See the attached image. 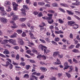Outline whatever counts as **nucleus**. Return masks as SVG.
I'll use <instances>...</instances> for the list:
<instances>
[{
  "label": "nucleus",
  "mask_w": 80,
  "mask_h": 80,
  "mask_svg": "<svg viewBox=\"0 0 80 80\" xmlns=\"http://www.w3.org/2000/svg\"><path fill=\"white\" fill-rule=\"evenodd\" d=\"M38 48L39 49H41L43 51V48H44V53H48L50 52V51L48 49H47V48L45 46H43L42 44H40L38 46Z\"/></svg>",
  "instance_id": "f257e3e1"
},
{
  "label": "nucleus",
  "mask_w": 80,
  "mask_h": 80,
  "mask_svg": "<svg viewBox=\"0 0 80 80\" xmlns=\"http://www.w3.org/2000/svg\"><path fill=\"white\" fill-rule=\"evenodd\" d=\"M23 9H22L21 10L22 12V15L23 16H26V13H25V10H29V8L28 7L27 5H24L23 6Z\"/></svg>",
  "instance_id": "f03ea898"
},
{
  "label": "nucleus",
  "mask_w": 80,
  "mask_h": 80,
  "mask_svg": "<svg viewBox=\"0 0 80 80\" xmlns=\"http://www.w3.org/2000/svg\"><path fill=\"white\" fill-rule=\"evenodd\" d=\"M10 23H12L13 25V26H11L12 28H18V26L16 25V23L14 22V21H10Z\"/></svg>",
  "instance_id": "7ed1b4c3"
},
{
  "label": "nucleus",
  "mask_w": 80,
  "mask_h": 80,
  "mask_svg": "<svg viewBox=\"0 0 80 80\" xmlns=\"http://www.w3.org/2000/svg\"><path fill=\"white\" fill-rule=\"evenodd\" d=\"M8 42H9V43H12L13 45H17V44H16V40H13L12 39H10L9 40H8Z\"/></svg>",
  "instance_id": "20e7f679"
},
{
  "label": "nucleus",
  "mask_w": 80,
  "mask_h": 80,
  "mask_svg": "<svg viewBox=\"0 0 80 80\" xmlns=\"http://www.w3.org/2000/svg\"><path fill=\"white\" fill-rule=\"evenodd\" d=\"M0 20L1 22H2V23H5L7 22V21L8 20L7 19L5 18H0Z\"/></svg>",
  "instance_id": "39448f33"
},
{
  "label": "nucleus",
  "mask_w": 80,
  "mask_h": 80,
  "mask_svg": "<svg viewBox=\"0 0 80 80\" xmlns=\"http://www.w3.org/2000/svg\"><path fill=\"white\" fill-rule=\"evenodd\" d=\"M18 42L19 44H20L21 45H24V42H23V40H22V39L18 38Z\"/></svg>",
  "instance_id": "423d86ee"
},
{
  "label": "nucleus",
  "mask_w": 80,
  "mask_h": 80,
  "mask_svg": "<svg viewBox=\"0 0 80 80\" xmlns=\"http://www.w3.org/2000/svg\"><path fill=\"white\" fill-rule=\"evenodd\" d=\"M1 15L2 16H6V15H7V13L5 11H1L0 12Z\"/></svg>",
  "instance_id": "0eeeda50"
},
{
  "label": "nucleus",
  "mask_w": 80,
  "mask_h": 80,
  "mask_svg": "<svg viewBox=\"0 0 80 80\" xmlns=\"http://www.w3.org/2000/svg\"><path fill=\"white\" fill-rule=\"evenodd\" d=\"M18 19V16L17 15H14L12 18V20L15 21Z\"/></svg>",
  "instance_id": "6e6552de"
},
{
  "label": "nucleus",
  "mask_w": 80,
  "mask_h": 80,
  "mask_svg": "<svg viewBox=\"0 0 80 80\" xmlns=\"http://www.w3.org/2000/svg\"><path fill=\"white\" fill-rule=\"evenodd\" d=\"M64 68H63V70H66L67 69H68V67L69 66H68V63L67 62H65L64 63Z\"/></svg>",
  "instance_id": "1a4fd4ad"
},
{
  "label": "nucleus",
  "mask_w": 80,
  "mask_h": 80,
  "mask_svg": "<svg viewBox=\"0 0 80 80\" xmlns=\"http://www.w3.org/2000/svg\"><path fill=\"white\" fill-rule=\"evenodd\" d=\"M52 17H49V18H48V23H50V24H51V23H53L54 22L53 19L52 20Z\"/></svg>",
  "instance_id": "9d476101"
},
{
  "label": "nucleus",
  "mask_w": 80,
  "mask_h": 80,
  "mask_svg": "<svg viewBox=\"0 0 80 80\" xmlns=\"http://www.w3.org/2000/svg\"><path fill=\"white\" fill-rule=\"evenodd\" d=\"M60 54V52L58 51L54 52H53V56L54 57H55L57 55H58Z\"/></svg>",
  "instance_id": "9b49d317"
},
{
  "label": "nucleus",
  "mask_w": 80,
  "mask_h": 80,
  "mask_svg": "<svg viewBox=\"0 0 80 80\" xmlns=\"http://www.w3.org/2000/svg\"><path fill=\"white\" fill-rule=\"evenodd\" d=\"M68 23L69 26H72L73 24L75 23V22L72 21H69L68 22Z\"/></svg>",
  "instance_id": "f8f14e48"
},
{
  "label": "nucleus",
  "mask_w": 80,
  "mask_h": 80,
  "mask_svg": "<svg viewBox=\"0 0 80 80\" xmlns=\"http://www.w3.org/2000/svg\"><path fill=\"white\" fill-rule=\"evenodd\" d=\"M10 2L9 1H6L5 2L4 5L6 7H7V5H10Z\"/></svg>",
  "instance_id": "ddd939ff"
},
{
  "label": "nucleus",
  "mask_w": 80,
  "mask_h": 80,
  "mask_svg": "<svg viewBox=\"0 0 80 80\" xmlns=\"http://www.w3.org/2000/svg\"><path fill=\"white\" fill-rule=\"evenodd\" d=\"M57 62H55L54 63V65H60L61 64V62L60 61V60L58 59V58L57 59Z\"/></svg>",
  "instance_id": "4468645a"
},
{
  "label": "nucleus",
  "mask_w": 80,
  "mask_h": 80,
  "mask_svg": "<svg viewBox=\"0 0 80 80\" xmlns=\"http://www.w3.org/2000/svg\"><path fill=\"white\" fill-rule=\"evenodd\" d=\"M17 35H18L17 33H15L14 34H12L10 36V38H13L17 37Z\"/></svg>",
  "instance_id": "2eb2a0df"
},
{
  "label": "nucleus",
  "mask_w": 80,
  "mask_h": 80,
  "mask_svg": "<svg viewBox=\"0 0 80 80\" xmlns=\"http://www.w3.org/2000/svg\"><path fill=\"white\" fill-rule=\"evenodd\" d=\"M70 70H69L68 72H72V70L73 69V67L72 66H69L68 67Z\"/></svg>",
  "instance_id": "dca6fc26"
},
{
  "label": "nucleus",
  "mask_w": 80,
  "mask_h": 80,
  "mask_svg": "<svg viewBox=\"0 0 80 80\" xmlns=\"http://www.w3.org/2000/svg\"><path fill=\"white\" fill-rule=\"evenodd\" d=\"M40 69L41 70L42 72H46V71L47 70V69L46 68H45L44 67L41 68Z\"/></svg>",
  "instance_id": "f3484780"
},
{
  "label": "nucleus",
  "mask_w": 80,
  "mask_h": 80,
  "mask_svg": "<svg viewBox=\"0 0 80 80\" xmlns=\"http://www.w3.org/2000/svg\"><path fill=\"white\" fill-rule=\"evenodd\" d=\"M67 13L69 14V15H73V14H74V13L73 12H72L71 11H69L68 10H67Z\"/></svg>",
  "instance_id": "a211bd4d"
},
{
  "label": "nucleus",
  "mask_w": 80,
  "mask_h": 80,
  "mask_svg": "<svg viewBox=\"0 0 80 80\" xmlns=\"http://www.w3.org/2000/svg\"><path fill=\"white\" fill-rule=\"evenodd\" d=\"M8 43V40H4L2 42V44H3L5 45V44H7V43Z\"/></svg>",
  "instance_id": "6ab92c4d"
},
{
  "label": "nucleus",
  "mask_w": 80,
  "mask_h": 80,
  "mask_svg": "<svg viewBox=\"0 0 80 80\" xmlns=\"http://www.w3.org/2000/svg\"><path fill=\"white\" fill-rule=\"evenodd\" d=\"M60 5L61 6L64 7H68V5L67 4L65 3H61Z\"/></svg>",
  "instance_id": "aec40b11"
},
{
  "label": "nucleus",
  "mask_w": 80,
  "mask_h": 80,
  "mask_svg": "<svg viewBox=\"0 0 80 80\" xmlns=\"http://www.w3.org/2000/svg\"><path fill=\"white\" fill-rule=\"evenodd\" d=\"M45 4V3L43 2H38L39 5H41V6H43V5H44Z\"/></svg>",
  "instance_id": "412c9836"
},
{
  "label": "nucleus",
  "mask_w": 80,
  "mask_h": 80,
  "mask_svg": "<svg viewBox=\"0 0 80 80\" xmlns=\"http://www.w3.org/2000/svg\"><path fill=\"white\" fill-rule=\"evenodd\" d=\"M30 78V76L28 74H25L23 76L24 78Z\"/></svg>",
  "instance_id": "4be33fe9"
},
{
  "label": "nucleus",
  "mask_w": 80,
  "mask_h": 80,
  "mask_svg": "<svg viewBox=\"0 0 80 80\" xmlns=\"http://www.w3.org/2000/svg\"><path fill=\"white\" fill-rule=\"evenodd\" d=\"M3 53L4 54H9L10 53V52L7 49H5Z\"/></svg>",
  "instance_id": "5701e85b"
},
{
  "label": "nucleus",
  "mask_w": 80,
  "mask_h": 80,
  "mask_svg": "<svg viewBox=\"0 0 80 80\" xmlns=\"http://www.w3.org/2000/svg\"><path fill=\"white\" fill-rule=\"evenodd\" d=\"M73 28L74 29H77V28H78V25L76 24L73 25Z\"/></svg>",
  "instance_id": "b1692460"
},
{
  "label": "nucleus",
  "mask_w": 80,
  "mask_h": 80,
  "mask_svg": "<svg viewBox=\"0 0 80 80\" xmlns=\"http://www.w3.org/2000/svg\"><path fill=\"white\" fill-rule=\"evenodd\" d=\"M22 30L20 29L17 30L16 31V32H17V33H18V34H21V33H22Z\"/></svg>",
  "instance_id": "393cba45"
},
{
  "label": "nucleus",
  "mask_w": 80,
  "mask_h": 80,
  "mask_svg": "<svg viewBox=\"0 0 80 80\" xmlns=\"http://www.w3.org/2000/svg\"><path fill=\"white\" fill-rule=\"evenodd\" d=\"M26 20H27V18H22L20 19V20L21 22H24V21H25Z\"/></svg>",
  "instance_id": "a878e982"
},
{
  "label": "nucleus",
  "mask_w": 80,
  "mask_h": 80,
  "mask_svg": "<svg viewBox=\"0 0 80 80\" xmlns=\"http://www.w3.org/2000/svg\"><path fill=\"white\" fill-rule=\"evenodd\" d=\"M29 35H30V37H31V38L32 39H33V34H32V32H29Z\"/></svg>",
  "instance_id": "bb28decb"
},
{
  "label": "nucleus",
  "mask_w": 80,
  "mask_h": 80,
  "mask_svg": "<svg viewBox=\"0 0 80 80\" xmlns=\"http://www.w3.org/2000/svg\"><path fill=\"white\" fill-rule=\"evenodd\" d=\"M12 4L13 7H18V4H17V3H16L15 2H13L12 3Z\"/></svg>",
  "instance_id": "cd10ccee"
},
{
  "label": "nucleus",
  "mask_w": 80,
  "mask_h": 80,
  "mask_svg": "<svg viewBox=\"0 0 80 80\" xmlns=\"http://www.w3.org/2000/svg\"><path fill=\"white\" fill-rule=\"evenodd\" d=\"M12 10V9H11V8H10V6H8V9H6L7 12H10Z\"/></svg>",
  "instance_id": "c85d7f7f"
},
{
  "label": "nucleus",
  "mask_w": 80,
  "mask_h": 80,
  "mask_svg": "<svg viewBox=\"0 0 80 80\" xmlns=\"http://www.w3.org/2000/svg\"><path fill=\"white\" fill-rule=\"evenodd\" d=\"M72 51L73 52H74L75 53H78L79 52V51L76 49H74Z\"/></svg>",
  "instance_id": "c756f323"
},
{
  "label": "nucleus",
  "mask_w": 80,
  "mask_h": 80,
  "mask_svg": "<svg viewBox=\"0 0 80 80\" xmlns=\"http://www.w3.org/2000/svg\"><path fill=\"white\" fill-rule=\"evenodd\" d=\"M48 12L51 13H55V11L52 10H48Z\"/></svg>",
  "instance_id": "7c9ffc66"
},
{
  "label": "nucleus",
  "mask_w": 80,
  "mask_h": 80,
  "mask_svg": "<svg viewBox=\"0 0 80 80\" xmlns=\"http://www.w3.org/2000/svg\"><path fill=\"white\" fill-rule=\"evenodd\" d=\"M66 74L68 78L71 77V75L69 73L66 72Z\"/></svg>",
  "instance_id": "2f4dec72"
},
{
  "label": "nucleus",
  "mask_w": 80,
  "mask_h": 80,
  "mask_svg": "<svg viewBox=\"0 0 80 80\" xmlns=\"http://www.w3.org/2000/svg\"><path fill=\"white\" fill-rule=\"evenodd\" d=\"M22 37H25V36H26L27 34H26V33L25 32H23L22 33Z\"/></svg>",
  "instance_id": "473e14b6"
},
{
  "label": "nucleus",
  "mask_w": 80,
  "mask_h": 80,
  "mask_svg": "<svg viewBox=\"0 0 80 80\" xmlns=\"http://www.w3.org/2000/svg\"><path fill=\"white\" fill-rule=\"evenodd\" d=\"M49 17H48L47 16H44L43 17H42V18H43L44 20H48Z\"/></svg>",
  "instance_id": "72a5a7b5"
},
{
  "label": "nucleus",
  "mask_w": 80,
  "mask_h": 80,
  "mask_svg": "<svg viewBox=\"0 0 80 80\" xmlns=\"http://www.w3.org/2000/svg\"><path fill=\"white\" fill-rule=\"evenodd\" d=\"M39 40L40 42H41L43 43H46V42H45V41L43 40L40 39H39Z\"/></svg>",
  "instance_id": "f704fd0d"
},
{
  "label": "nucleus",
  "mask_w": 80,
  "mask_h": 80,
  "mask_svg": "<svg viewBox=\"0 0 80 80\" xmlns=\"http://www.w3.org/2000/svg\"><path fill=\"white\" fill-rule=\"evenodd\" d=\"M58 57L59 58H63V54L60 55V54H58Z\"/></svg>",
  "instance_id": "c9c22d12"
},
{
  "label": "nucleus",
  "mask_w": 80,
  "mask_h": 80,
  "mask_svg": "<svg viewBox=\"0 0 80 80\" xmlns=\"http://www.w3.org/2000/svg\"><path fill=\"white\" fill-rule=\"evenodd\" d=\"M13 9L14 11H17V10H18V8H17V6L13 7Z\"/></svg>",
  "instance_id": "e433bc0d"
},
{
  "label": "nucleus",
  "mask_w": 80,
  "mask_h": 80,
  "mask_svg": "<svg viewBox=\"0 0 80 80\" xmlns=\"http://www.w3.org/2000/svg\"><path fill=\"white\" fill-rule=\"evenodd\" d=\"M41 57L42 59H43V60H46V59L47 58L46 56H45L44 55H42Z\"/></svg>",
  "instance_id": "4c0bfd02"
},
{
  "label": "nucleus",
  "mask_w": 80,
  "mask_h": 80,
  "mask_svg": "<svg viewBox=\"0 0 80 80\" xmlns=\"http://www.w3.org/2000/svg\"><path fill=\"white\" fill-rule=\"evenodd\" d=\"M59 40H60V38L58 37L54 39V41H55V42H58V41H59Z\"/></svg>",
  "instance_id": "58836bf2"
},
{
  "label": "nucleus",
  "mask_w": 80,
  "mask_h": 80,
  "mask_svg": "<svg viewBox=\"0 0 80 80\" xmlns=\"http://www.w3.org/2000/svg\"><path fill=\"white\" fill-rule=\"evenodd\" d=\"M38 16L39 17H42V16H43V14H42V12H39V13H38Z\"/></svg>",
  "instance_id": "ea45409f"
},
{
  "label": "nucleus",
  "mask_w": 80,
  "mask_h": 80,
  "mask_svg": "<svg viewBox=\"0 0 80 80\" xmlns=\"http://www.w3.org/2000/svg\"><path fill=\"white\" fill-rule=\"evenodd\" d=\"M51 80H57V78L55 77H52L50 78Z\"/></svg>",
  "instance_id": "a19ab883"
},
{
  "label": "nucleus",
  "mask_w": 80,
  "mask_h": 80,
  "mask_svg": "<svg viewBox=\"0 0 80 80\" xmlns=\"http://www.w3.org/2000/svg\"><path fill=\"white\" fill-rule=\"evenodd\" d=\"M64 22H63V21L62 20L59 19V22L60 23H63Z\"/></svg>",
  "instance_id": "79ce46f5"
},
{
  "label": "nucleus",
  "mask_w": 80,
  "mask_h": 80,
  "mask_svg": "<svg viewBox=\"0 0 80 80\" xmlns=\"http://www.w3.org/2000/svg\"><path fill=\"white\" fill-rule=\"evenodd\" d=\"M32 52L33 53H37V51L35 49H33L32 50Z\"/></svg>",
  "instance_id": "37998d69"
},
{
  "label": "nucleus",
  "mask_w": 80,
  "mask_h": 80,
  "mask_svg": "<svg viewBox=\"0 0 80 80\" xmlns=\"http://www.w3.org/2000/svg\"><path fill=\"white\" fill-rule=\"evenodd\" d=\"M25 68L27 70H28L30 68V66L29 65H27L26 66Z\"/></svg>",
  "instance_id": "c03bdc74"
},
{
  "label": "nucleus",
  "mask_w": 80,
  "mask_h": 80,
  "mask_svg": "<svg viewBox=\"0 0 80 80\" xmlns=\"http://www.w3.org/2000/svg\"><path fill=\"white\" fill-rule=\"evenodd\" d=\"M10 15L11 16H12V17L14 16L15 15V13H14V12L13 11L12 12L10 13Z\"/></svg>",
  "instance_id": "a18cd8bd"
},
{
  "label": "nucleus",
  "mask_w": 80,
  "mask_h": 80,
  "mask_svg": "<svg viewBox=\"0 0 80 80\" xmlns=\"http://www.w3.org/2000/svg\"><path fill=\"white\" fill-rule=\"evenodd\" d=\"M59 10L61 11V12H63V13H65V11L62 8H60Z\"/></svg>",
  "instance_id": "49530a36"
},
{
  "label": "nucleus",
  "mask_w": 80,
  "mask_h": 80,
  "mask_svg": "<svg viewBox=\"0 0 80 80\" xmlns=\"http://www.w3.org/2000/svg\"><path fill=\"white\" fill-rule=\"evenodd\" d=\"M45 40L47 42H48V43H49V42H50V39L48 38H46L45 39Z\"/></svg>",
  "instance_id": "de8ad7c7"
},
{
  "label": "nucleus",
  "mask_w": 80,
  "mask_h": 80,
  "mask_svg": "<svg viewBox=\"0 0 80 80\" xmlns=\"http://www.w3.org/2000/svg\"><path fill=\"white\" fill-rule=\"evenodd\" d=\"M9 68H10V70H12V69L13 68V65H12V64H11L10 65Z\"/></svg>",
  "instance_id": "09e8293b"
},
{
  "label": "nucleus",
  "mask_w": 80,
  "mask_h": 80,
  "mask_svg": "<svg viewBox=\"0 0 80 80\" xmlns=\"http://www.w3.org/2000/svg\"><path fill=\"white\" fill-rule=\"evenodd\" d=\"M52 5L53 7H57L58 4L57 3H52Z\"/></svg>",
  "instance_id": "8fccbe9b"
},
{
  "label": "nucleus",
  "mask_w": 80,
  "mask_h": 80,
  "mask_svg": "<svg viewBox=\"0 0 80 80\" xmlns=\"http://www.w3.org/2000/svg\"><path fill=\"white\" fill-rule=\"evenodd\" d=\"M10 65V62L8 61H7L6 63V67H8Z\"/></svg>",
  "instance_id": "3c124183"
},
{
  "label": "nucleus",
  "mask_w": 80,
  "mask_h": 80,
  "mask_svg": "<svg viewBox=\"0 0 80 80\" xmlns=\"http://www.w3.org/2000/svg\"><path fill=\"white\" fill-rule=\"evenodd\" d=\"M35 77V76L32 75L30 76V80H33V78Z\"/></svg>",
  "instance_id": "603ef678"
},
{
  "label": "nucleus",
  "mask_w": 80,
  "mask_h": 80,
  "mask_svg": "<svg viewBox=\"0 0 80 80\" xmlns=\"http://www.w3.org/2000/svg\"><path fill=\"white\" fill-rule=\"evenodd\" d=\"M45 26V23L43 22L41 23V25H39L40 27H43Z\"/></svg>",
  "instance_id": "864d4df0"
},
{
  "label": "nucleus",
  "mask_w": 80,
  "mask_h": 80,
  "mask_svg": "<svg viewBox=\"0 0 80 80\" xmlns=\"http://www.w3.org/2000/svg\"><path fill=\"white\" fill-rule=\"evenodd\" d=\"M13 48L15 49V50H18L19 49V47H18V46H16L13 47Z\"/></svg>",
  "instance_id": "5fc2aeb1"
},
{
  "label": "nucleus",
  "mask_w": 80,
  "mask_h": 80,
  "mask_svg": "<svg viewBox=\"0 0 80 80\" xmlns=\"http://www.w3.org/2000/svg\"><path fill=\"white\" fill-rule=\"evenodd\" d=\"M48 17H52V18L53 14L50 13H48Z\"/></svg>",
  "instance_id": "6e6d98bb"
},
{
  "label": "nucleus",
  "mask_w": 80,
  "mask_h": 80,
  "mask_svg": "<svg viewBox=\"0 0 80 80\" xmlns=\"http://www.w3.org/2000/svg\"><path fill=\"white\" fill-rule=\"evenodd\" d=\"M76 5H79L80 4V2L77 1L76 2Z\"/></svg>",
  "instance_id": "4d7b16f0"
},
{
  "label": "nucleus",
  "mask_w": 80,
  "mask_h": 80,
  "mask_svg": "<svg viewBox=\"0 0 80 80\" xmlns=\"http://www.w3.org/2000/svg\"><path fill=\"white\" fill-rule=\"evenodd\" d=\"M15 68L17 70H19L20 69V68L18 67V66H16Z\"/></svg>",
  "instance_id": "13d9d810"
},
{
  "label": "nucleus",
  "mask_w": 80,
  "mask_h": 80,
  "mask_svg": "<svg viewBox=\"0 0 80 80\" xmlns=\"http://www.w3.org/2000/svg\"><path fill=\"white\" fill-rule=\"evenodd\" d=\"M73 62H75L76 63H78V61L75 59V58H73Z\"/></svg>",
  "instance_id": "bf43d9fd"
},
{
  "label": "nucleus",
  "mask_w": 80,
  "mask_h": 80,
  "mask_svg": "<svg viewBox=\"0 0 80 80\" xmlns=\"http://www.w3.org/2000/svg\"><path fill=\"white\" fill-rule=\"evenodd\" d=\"M38 13V12L37 11H34L33 12V14H34V15H37Z\"/></svg>",
  "instance_id": "052dcab7"
},
{
  "label": "nucleus",
  "mask_w": 80,
  "mask_h": 80,
  "mask_svg": "<svg viewBox=\"0 0 80 80\" xmlns=\"http://www.w3.org/2000/svg\"><path fill=\"white\" fill-rule=\"evenodd\" d=\"M26 52L28 54H30L31 53V51L30 50H28Z\"/></svg>",
  "instance_id": "680f3d73"
},
{
  "label": "nucleus",
  "mask_w": 80,
  "mask_h": 80,
  "mask_svg": "<svg viewBox=\"0 0 80 80\" xmlns=\"http://www.w3.org/2000/svg\"><path fill=\"white\" fill-rule=\"evenodd\" d=\"M0 10L1 12L4 10V8L3 7H0Z\"/></svg>",
  "instance_id": "e2e57ef3"
},
{
  "label": "nucleus",
  "mask_w": 80,
  "mask_h": 80,
  "mask_svg": "<svg viewBox=\"0 0 80 80\" xmlns=\"http://www.w3.org/2000/svg\"><path fill=\"white\" fill-rule=\"evenodd\" d=\"M20 65H21L22 66H25V63L24 62H22L20 63Z\"/></svg>",
  "instance_id": "0e129e2a"
},
{
  "label": "nucleus",
  "mask_w": 80,
  "mask_h": 80,
  "mask_svg": "<svg viewBox=\"0 0 80 80\" xmlns=\"http://www.w3.org/2000/svg\"><path fill=\"white\" fill-rule=\"evenodd\" d=\"M74 17H75L77 19H78V20H80V18L77 17V16L75 15H74Z\"/></svg>",
  "instance_id": "69168bd1"
},
{
  "label": "nucleus",
  "mask_w": 80,
  "mask_h": 80,
  "mask_svg": "<svg viewBox=\"0 0 80 80\" xmlns=\"http://www.w3.org/2000/svg\"><path fill=\"white\" fill-rule=\"evenodd\" d=\"M75 12L76 13L77 15H80V12H79L78 11H75Z\"/></svg>",
  "instance_id": "338daca9"
},
{
  "label": "nucleus",
  "mask_w": 80,
  "mask_h": 80,
  "mask_svg": "<svg viewBox=\"0 0 80 80\" xmlns=\"http://www.w3.org/2000/svg\"><path fill=\"white\" fill-rule=\"evenodd\" d=\"M69 37L70 38H73V34L72 33L70 34Z\"/></svg>",
  "instance_id": "774afa93"
}]
</instances>
